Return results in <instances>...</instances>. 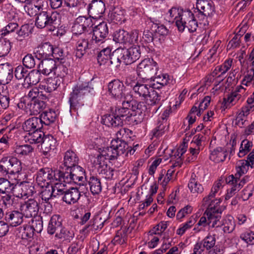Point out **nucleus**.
Instances as JSON below:
<instances>
[{"label": "nucleus", "instance_id": "obj_15", "mask_svg": "<svg viewBox=\"0 0 254 254\" xmlns=\"http://www.w3.org/2000/svg\"><path fill=\"white\" fill-rule=\"evenodd\" d=\"M125 86L119 79H114L108 84V92L110 95L116 99H121L124 96Z\"/></svg>", "mask_w": 254, "mask_h": 254}, {"label": "nucleus", "instance_id": "obj_60", "mask_svg": "<svg viewBox=\"0 0 254 254\" xmlns=\"http://www.w3.org/2000/svg\"><path fill=\"white\" fill-rule=\"evenodd\" d=\"M54 73L57 75L56 77L60 78L63 82V78L68 73V68L63 64L60 63V64L56 65Z\"/></svg>", "mask_w": 254, "mask_h": 254}, {"label": "nucleus", "instance_id": "obj_16", "mask_svg": "<svg viewBox=\"0 0 254 254\" xmlns=\"http://www.w3.org/2000/svg\"><path fill=\"white\" fill-rule=\"evenodd\" d=\"M113 147H115L118 156L126 153V155H127L128 153L130 155L133 154L136 149V147H138V144L133 145V148L129 146L127 142L122 139H114L111 141Z\"/></svg>", "mask_w": 254, "mask_h": 254}, {"label": "nucleus", "instance_id": "obj_26", "mask_svg": "<svg viewBox=\"0 0 254 254\" xmlns=\"http://www.w3.org/2000/svg\"><path fill=\"white\" fill-rule=\"evenodd\" d=\"M118 157V153L116 151L115 147H113V144L111 143V146L104 148L101 153L97 156L96 160L106 162L105 160H114L117 159Z\"/></svg>", "mask_w": 254, "mask_h": 254}, {"label": "nucleus", "instance_id": "obj_31", "mask_svg": "<svg viewBox=\"0 0 254 254\" xmlns=\"http://www.w3.org/2000/svg\"><path fill=\"white\" fill-rule=\"evenodd\" d=\"M221 212L214 211L212 210H206L205 214L207 216L208 225L212 228L218 227L221 225L219 220L221 217Z\"/></svg>", "mask_w": 254, "mask_h": 254}, {"label": "nucleus", "instance_id": "obj_34", "mask_svg": "<svg viewBox=\"0 0 254 254\" xmlns=\"http://www.w3.org/2000/svg\"><path fill=\"white\" fill-rule=\"evenodd\" d=\"M131 106L129 101L123 102V107L118 108V110H115V114L121 119H123V122L125 120L131 121Z\"/></svg>", "mask_w": 254, "mask_h": 254}, {"label": "nucleus", "instance_id": "obj_59", "mask_svg": "<svg viewBox=\"0 0 254 254\" xmlns=\"http://www.w3.org/2000/svg\"><path fill=\"white\" fill-rule=\"evenodd\" d=\"M52 178H51V183H54L55 181H59V182H63L66 183V170L65 172L60 170H52Z\"/></svg>", "mask_w": 254, "mask_h": 254}, {"label": "nucleus", "instance_id": "obj_57", "mask_svg": "<svg viewBox=\"0 0 254 254\" xmlns=\"http://www.w3.org/2000/svg\"><path fill=\"white\" fill-rule=\"evenodd\" d=\"M55 237L59 239L69 240L74 236V234L62 226L55 233Z\"/></svg>", "mask_w": 254, "mask_h": 254}, {"label": "nucleus", "instance_id": "obj_18", "mask_svg": "<svg viewBox=\"0 0 254 254\" xmlns=\"http://www.w3.org/2000/svg\"><path fill=\"white\" fill-rule=\"evenodd\" d=\"M95 163L97 171L101 177L107 180L114 179V173L115 172L117 174V171L109 166L107 162L96 160Z\"/></svg>", "mask_w": 254, "mask_h": 254}, {"label": "nucleus", "instance_id": "obj_5", "mask_svg": "<svg viewBox=\"0 0 254 254\" xmlns=\"http://www.w3.org/2000/svg\"><path fill=\"white\" fill-rule=\"evenodd\" d=\"M158 64L152 59H145L137 65L136 72L138 76L147 78L156 74Z\"/></svg>", "mask_w": 254, "mask_h": 254}, {"label": "nucleus", "instance_id": "obj_42", "mask_svg": "<svg viewBox=\"0 0 254 254\" xmlns=\"http://www.w3.org/2000/svg\"><path fill=\"white\" fill-rule=\"evenodd\" d=\"M111 53V49L110 48L102 50L97 57L98 64L100 65L105 64L108 65Z\"/></svg>", "mask_w": 254, "mask_h": 254}, {"label": "nucleus", "instance_id": "obj_64", "mask_svg": "<svg viewBox=\"0 0 254 254\" xmlns=\"http://www.w3.org/2000/svg\"><path fill=\"white\" fill-rule=\"evenodd\" d=\"M35 232L40 233L43 230V221L41 217H35L31 220V224L30 225Z\"/></svg>", "mask_w": 254, "mask_h": 254}, {"label": "nucleus", "instance_id": "obj_17", "mask_svg": "<svg viewBox=\"0 0 254 254\" xmlns=\"http://www.w3.org/2000/svg\"><path fill=\"white\" fill-rule=\"evenodd\" d=\"M52 169L44 168L40 169L36 174V181L41 188L48 187L51 183V178H52Z\"/></svg>", "mask_w": 254, "mask_h": 254}, {"label": "nucleus", "instance_id": "obj_20", "mask_svg": "<svg viewBox=\"0 0 254 254\" xmlns=\"http://www.w3.org/2000/svg\"><path fill=\"white\" fill-rule=\"evenodd\" d=\"M53 46L49 42H45L37 47L35 53V56L38 60L40 59H51L53 54Z\"/></svg>", "mask_w": 254, "mask_h": 254}, {"label": "nucleus", "instance_id": "obj_23", "mask_svg": "<svg viewBox=\"0 0 254 254\" xmlns=\"http://www.w3.org/2000/svg\"><path fill=\"white\" fill-rule=\"evenodd\" d=\"M56 67V62L52 59H43L38 65V70L44 75H49L53 72L54 73Z\"/></svg>", "mask_w": 254, "mask_h": 254}, {"label": "nucleus", "instance_id": "obj_40", "mask_svg": "<svg viewBox=\"0 0 254 254\" xmlns=\"http://www.w3.org/2000/svg\"><path fill=\"white\" fill-rule=\"evenodd\" d=\"M232 60L228 59L221 65L216 66L212 72L213 76H216L219 72L221 74L218 75L217 77H223L224 75L230 69L232 66Z\"/></svg>", "mask_w": 254, "mask_h": 254}, {"label": "nucleus", "instance_id": "obj_2", "mask_svg": "<svg viewBox=\"0 0 254 254\" xmlns=\"http://www.w3.org/2000/svg\"><path fill=\"white\" fill-rule=\"evenodd\" d=\"M93 89L89 83H82L75 86L70 94L69 102L70 103V111H76L80 104V101L85 96H87Z\"/></svg>", "mask_w": 254, "mask_h": 254}, {"label": "nucleus", "instance_id": "obj_29", "mask_svg": "<svg viewBox=\"0 0 254 254\" xmlns=\"http://www.w3.org/2000/svg\"><path fill=\"white\" fill-rule=\"evenodd\" d=\"M227 156V151L226 149L218 147L211 151L209 159L211 161L218 163L223 162L226 159Z\"/></svg>", "mask_w": 254, "mask_h": 254}, {"label": "nucleus", "instance_id": "obj_12", "mask_svg": "<svg viewBox=\"0 0 254 254\" xmlns=\"http://www.w3.org/2000/svg\"><path fill=\"white\" fill-rule=\"evenodd\" d=\"M66 183L69 184L74 183L77 184L79 183L81 185L83 180L85 179V171L80 166L77 165L66 170Z\"/></svg>", "mask_w": 254, "mask_h": 254}, {"label": "nucleus", "instance_id": "obj_19", "mask_svg": "<svg viewBox=\"0 0 254 254\" xmlns=\"http://www.w3.org/2000/svg\"><path fill=\"white\" fill-rule=\"evenodd\" d=\"M23 213L17 210L7 212L4 220L8 226L16 227L20 225L23 221Z\"/></svg>", "mask_w": 254, "mask_h": 254}, {"label": "nucleus", "instance_id": "obj_50", "mask_svg": "<svg viewBox=\"0 0 254 254\" xmlns=\"http://www.w3.org/2000/svg\"><path fill=\"white\" fill-rule=\"evenodd\" d=\"M167 126V122L166 117H161V120L158 121L157 127L153 130V135L156 137L161 135L166 130Z\"/></svg>", "mask_w": 254, "mask_h": 254}, {"label": "nucleus", "instance_id": "obj_35", "mask_svg": "<svg viewBox=\"0 0 254 254\" xmlns=\"http://www.w3.org/2000/svg\"><path fill=\"white\" fill-rule=\"evenodd\" d=\"M13 77V69L8 64H0V80L6 83Z\"/></svg>", "mask_w": 254, "mask_h": 254}, {"label": "nucleus", "instance_id": "obj_27", "mask_svg": "<svg viewBox=\"0 0 254 254\" xmlns=\"http://www.w3.org/2000/svg\"><path fill=\"white\" fill-rule=\"evenodd\" d=\"M62 81L58 77L47 78L44 84H40L39 88L44 90L47 93H50L55 91L59 87Z\"/></svg>", "mask_w": 254, "mask_h": 254}, {"label": "nucleus", "instance_id": "obj_44", "mask_svg": "<svg viewBox=\"0 0 254 254\" xmlns=\"http://www.w3.org/2000/svg\"><path fill=\"white\" fill-rule=\"evenodd\" d=\"M45 136L41 129L30 131L28 132V141L31 144L41 143Z\"/></svg>", "mask_w": 254, "mask_h": 254}, {"label": "nucleus", "instance_id": "obj_10", "mask_svg": "<svg viewBox=\"0 0 254 254\" xmlns=\"http://www.w3.org/2000/svg\"><path fill=\"white\" fill-rule=\"evenodd\" d=\"M40 199L30 198L20 205V210L26 217H32L37 215L39 210Z\"/></svg>", "mask_w": 254, "mask_h": 254}, {"label": "nucleus", "instance_id": "obj_6", "mask_svg": "<svg viewBox=\"0 0 254 254\" xmlns=\"http://www.w3.org/2000/svg\"><path fill=\"white\" fill-rule=\"evenodd\" d=\"M92 20L90 17L79 16L74 21L72 26V36L88 34L87 28L92 26ZM89 33H91L90 32Z\"/></svg>", "mask_w": 254, "mask_h": 254}, {"label": "nucleus", "instance_id": "obj_37", "mask_svg": "<svg viewBox=\"0 0 254 254\" xmlns=\"http://www.w3.org/2000/svg\"><path fill=\"white\" fill-rule=\"evenodd\" d=\"M121 48H118L111 53L108 66L112 65L113 67H119L122 61L123 62L124 56Z\"/></svg>", "mask_w": 254, "mask_h": 254}, {"label": "nucleus", "instance_id": "obj_56", "mask_svg": "<svg viewBox=\"0 0 254 254\" xmlns=\"http://www.w3.org/2000/svg\"><path fill=\"white\" fill-rule=\"evenodd\" d=\"M223 225H224L223 231L226 233H230L233 232L235 227V223L234 218L231 216H228L224 220Z\"/></svg>", "mask_w": 254, "mask_h": 254}, {"label": "nucleus", "instance_id": "obj_24", "mask_svg": "<svg viewBox=\"0 0 254 254\" xmlns=\"http://www.w3.org/2000/svg\"><path fill=\"white\" fill-rule=\"evenodd\" d=\"M153 81L152 88L158 89L170 83L173 84L175 82V80L172 78H171L170 75L166 73L156 75Z\"/></svg>", "mask_w": 254, "mask_h": 254}, {"label": "nucleus", "instance_id": "obj_14", "mask_svg": "<svg viewBox=\"0 0 254 254\" xmlns=\"http://www.w3.org/2000/svg\"><path fill=\"white\" fill-rule=\"evenodd\" d=\"M121 49H122L124 56L123 62L126 65L134 63L140 57V47L139 46H132L128 49L121 48Z\"/></svg>", "mask_w": 254, "mask_h": 254}, {"label": "nucleus", "instance_id": "obj_21", "mask_svg": "<svg viewBox=\"0 0 254 254\" xmlns=\"http://www.w3.org/2000/svg\"><path fill=\"white\" fill-rule=\"evenodd\" d=\"M57 140L52 135H45L41 144V152L46 156L52 150H54L57 147Z\"/></svg>", "mask_w": 254, "mask_h": 254}, {"label": "nucleus", "instance_id": "obj_52", "mask_svg": "<svg viewBox=\"0 0 254 254\" xmlns=\"http://www.w3.org/2000/svg\"><path fill=\"white\" fill-rule=\"evenodd\" d=\"M34 148L30 145L24 144L16 146L15 148V152L18 156H23L29 155L33 151Z\"/></svg>", "mask_w": 254, "mask_h": 254}, {"label": "nucleus", "instance_id": "obj_11", "mask_svg": "<svg viewBox=\"0 0 254 254\" xmlns=\"http://www.w3.org/2000/svg\"><path fill=\"white\" fill-rule=\"evenodd\" d=\"M246 90V89L242 85L238 86L236 88V90L228 95L227 98H224L223 102L224 107L226 108H229L236 104L239 100L243 101L244 98L242 97V95L245 93Z\"/></svg>", "mask_w": 254, "mask_h": 254}, {"label": "nucleus", "instance_id": "obj_28", "mask_svg": "<svg viewBox=\"0 0 254 254\" xmlns=\"http://www.w3.org/2000/svg\"><path fill=\"white\" fill-rule=\"evenodd\" d=\"M194 14L190 10L184 11L181 15V18L176 21V26L180 31H184L189 25L190 22L193 19Z\"/></svg>", "mask_w": 254, "mask_h": 254}, {"label": "nucleus", "instance_id": "obj_25", "mask_svg": "<svg viewBox=\"0 0 254 254\" xmlns=\"http://www.w3.org/2000/svg\"><path fill=\"white\" fill-rule=\"evenodd\" d=\"M80 192L77 188H71L64 194L63 200L68 204H73L79 200Z\"/></svg>", "mask_w": 254, "mask_h": 254}, {"label": "nucleus", "instance_id": "obj_4", "mask_svg": "<svg viewBox=\"0 0 254 254\" xmlns=\"http://www.w3.org/2000/svg\"><path fill=\"white\" fill-rule=\"evenodd\" d=\"M91 36V33H88L72 36L73 44L76 48L75 56L77 58H82L87 50L91 48V45L89 42Z\"/></svg>", "mask_w": 254, "mask_h": 254}, {"label": "nucleus", "instance_id": "obj_8", "mask_svg": "<svg viewBox=\"0 0 254 254\" xmlns=\"http://www.w3.org/2000/svg\"><path fill=\"white\" fill-rule=\"evenodd\" d=\"M131 106V121L136 124L141 123L144 118L145 112L147 110L146 103L144 102H137L135 100L129 101Z\"/></svg>", "mask_w": 254, "mask_h": 254}, {"label": "nucleus", "instance_id": "obj_45", "mask_svg": "<svg viewBox=\"0 0 254 254\" xmlns=\"http://www.w3.org/2000/svg\"><path fill=\"white\" fill-rule=\"evenodd\" d=\"M89 185L91 192L93 194H99L102 190V186L100 180L95 176H91L89 180Z\"/></svg>", "mask_w": 254, "mask_h": 254}, {"label": "nucleus", "instance_id": "obj_53", "mask_svg": "<svg viewBox=\"0 0 254 254\" xmlns=\"http://www.w3.org/2000/svg\"><path fill=\"white\" fill-rule=\"evenodd\" d=\"M128 33L124 30H120L115 32L113 40L116 43H125L128 41Z\"/></svg>", "mask_w": 254, "mask_h": 254}, {"label": "nucleus", "instance_id": "obj_38", "mask_svg": "<svg viewBox=\"0 0 254 254\" xmlns=\"http://www.w3.org/2000/svg\"><path fill=\"white\" fill-rule=\"evenodd\" d=\"M239 181L235 178L233 175L229 176L226 179V182L228 184L233 185L232 188L228 190L227 193L225 196V199L227 200L232 197L237 191L241 189V185L238 184Z\"/></svg>", "mask_w": 254, "mask_h": 254}, {"label": "nucleus", "instance_id": "obj_63", "mask_svg": "<svg viewBox=\"0 0 254 254\" xmlns=\"http://www.w3.org/2000/svg\"><path fill=\"white\" fill-rule=\"evenodd\" d=\"M21 190L22 191L21 195L24 196H31L36 192L34 186L28 182L21 184Z\"/></svg>", "mask_w": 254, "mask_h": 254}, {"label": "nucleus", "instance_id": "obj_46", "mask_svg": "<svg viewBox=\"0 0 254 254\" xmlns=\"http://www.w3.org/2000/svg\"><path fill=\"white\" fill-rule=\"evenodd\" d=\"M196 9L204 15H210L213 11V7L208 0H199L196 2Z\"/></svg>", "mask_w": 254, "mask_h": 254}, {"label": "nucleus", "instance_id": "obj_1", "mask_svg": "<svg viewBox=\"0 0 254 254\" xmlns=\"http://www.w3.org/2000/svg\"><path fill=\"white\" fill-rule=\"evenodd\" d=\"M60 14L53 11H42L38 13L35 19V26L40 29L47 28L54 31L59 25Z\"/></svg>", "mask_w": 254, "mask_h": 254}, {"label": "nucleus", "instance_id": "obj_54", "mask_svg": "<svg viewBox=\"0 0 254 254\" xmlns=\"http://www.w3.org/2000/svg\"><path fill=\"white\" fill-rule=\"evenodd\" d=\"M42 9L41 5H36L31 2H27L24 6V11L30 16H33L38 14V12Z\"/></svg>", "mask_w": 254, "mask_h": 254}, {"label": "nucleus", "instance_id": "obj_49", "mask_svg": "<svg viewBox=\"0 0 254 254\" xmlns=\"http://www.w3.org/2000/svg\"><path fill=\"white\" fill-rule=\"evenodd\" d=\"M147 97V101L148 104L151 106H154L160 104L161 99V95L152 88V90L150 91Z\"/></svg>", "mask_w": 254, "mask_h": 254}, {"label": "nucleus", "instance_id": "obj_51", "mask_svg": "<svg viewBox=\"0 0 254 254\" xmlns=\"http://www.w3.org/2000/svg\"><path fill=\"white\" fill-rule=\"evenodd\" d=\"M249 166L248 161H246L245 160L240 161L236 166V173L235 174V176H234L235 178L238 180V177H240L246 173Z\"/></svg>", "mask_w": 254, "mask_h": 254}, {"label": "nucleus", "instance_id": "obj_47", "mask_svg": "<svg viewBox=\"0 0 254 254\" xmlns=\"http://www.w3.org/2000/svg\"><path fill=\"white\" fill-rule=\"evenodd\" d=\"M41 72L39 70L33 69L28 73L26 77L25 78L26 81L28 84L36 85L40 80Z\"/></svg>", "mask_w": 254, "mask_h": 254}, {"label": "nucleus", "instance_id": "obj_48", "mask_svg": "<svg viewBox=\"0 0 254 254\" xmlns=\"http://www.w3.org/2000/svg\"><path fill=\"white\" fill-rule=\"evenodd\" d=\"M16 187V185L11 183L7 179L0 178V193L9 192Z\"/></svg>", "mask_w": 254, "mask_h": 254}, {"label": "nucleus", "instance_id": "obj_30", "mask_svg": "<svg viewBox=\"0 0 254 254\" xmlns=\"http://www.w3.org/2000/svg\"><path fill=\"white\" fill-rule=\"evenodd\" d=\"M46 105L44 101L40 99L31 100L28 103L26 107L28 108L31 115L40 114L46 107Z\"/></svg>", "mask_w": 254, "mask_h": 254}, {"label": "nucleus", "instance_id": "obj_36", "mask_svg": "<svg viewBox=\"0 0 254 254\" xmlns=\"http://www.w3.org/2000/svg\"><path fill=\"white\" fill-rule=\"evenodd\" d=\"M62 218L59 215H54L48 225L47 231L49 234L53 235L62 226Z\"/></svg>", "mask_w": 254, "mask_h": 254}, {"label": "nucleus", "instance_id": "obj_61", "mask_svg": "<svg viewBox=\"0 0 254 254\" xmlns=\"http://www.w3.org/2000/svg\"><path fill=\"white\" fill-rule=\"evenodd\" d=\"M53 54L51 55L54 59L58 60L61 64H64L66 61V57L64 56L63 50L59 47H53Z\"/></svg>", "mask_w": 254, "mask_h": 254}, {"label": "nucleus", "instance_id": "obj_33", "mask_svg": "<svg viewBox=\"0 0 254 254\" xmlns=\"http://www.w3.org/2000/svg\"><path fill=\"white\" fill-rule=\"evenodd\" d=\"M102 123L108 127H117L123 125V119L114 114H107L102 118Z\"/></svg>", "mask_w": 254, "mask_h": 254}, {"label": "nucleus", "instance_id": "obj_55", "mask_svg": "<svg viewBox=\"0 0 254 254\" xmlns=\"http://www.w3.org/2000/svg\"><path fill=\"white\" fill-rule=\"evenodd\" d=\"M253 146L252 141L248 139L243 140L241 144L239 152L238 154L239 157H243L246 155L251 149Z\"/></svg>", "mask_w": 254, "mask_h": 254}, {"label": "nucleus", "instance_id": "obj_7", "mask_svg": "<svg viewBox=\"0 0 254 254\" xmlns=\"http://www.w3.org/2000/svg\"><path fill=\"white\" fill-rule=\"evenodd\" d=\"M89 2L87 9L88 17L91 19H97L101 17L105 11V4L102 0H83V2L87 4Z\"/></svg>", "mask_w": 254, "mask_h": 254}, {"label": "nucleus", "instance_id": "obj_13", "mask_svg": "<svg viewBox=\"0 0 254 254\" xmlns=\"http://www.w3.org/2000/svg\"><path fill=\"white\" fill-rule=\"evenodd\" d=\"M109 30L107 23L102 22L96 26L91 33V40L97 44L104 43L108 35Z\"/></svg>", "mask_w": 254, "mask_h": 254}, {"label": "nucleus", "instance_id": "obj_22", "mask_svg": "<svg viewBox=\"0 0 254 254\" xmlns=\"http://www.w3.org/2000/svg\"><path fill=\"white\" fill-rule=\"evenodd\" d=\"M42 121L40 118L32 117L27 120L22 126L25 131L30 132L34 130H40L43 127Z\"/></svg>", "mask_w": 254, "mask_h": 254}, {"label": "nucleus", "instance_id": "obj_58", "mask_svg": "<svg viewBox=\"0 0 254 254\" xmlns=\"http://www.w3.org/2000/svg\"><path fill=\"white\" fill-rule=\"evenodd\" d=\"M45 189L43 190L41 193V198L42 200L44 201L46 203H48L50 199L53 197H56L55 192L51 186L48 187H45Z\"/></svg>", "mask_w": 254, "mask_h": 254}, {"label": "nucleus", "instance_id": "obj_62", "mask_svg": "<svg viewBox=\"0 0 254 254\" xmlns=\"http://www.w3.org/2000/svg\"><path fill=\"white\" fill-rule=\"evenodd\" d=\"M168 13L169 14V21H175L176 23V21L181 18V15L184 13V11L177 7H172L169 10Z\"/></svg>", "mask_w": 254, "mask_h": 254}, {"label": "nucleus", "instance_id": "obj_41", "mask_svg": "<svg viewBox=\"0 0 254 254\" xmlns=\"http://www.w3.org/2000/svg\"><path fill=\"white\" fill-rule=\"evenodd\" d=\"M196 177V175L192 173L188 184V187L191 192L197 194L202 192L204 189L203 186L198 183Z\"/></svg>", "mask_w": 254, "mask_h": 254}, {"label": "nucleus", "instance_id": "obj_9", "mask_svg": "<svg viewBox=\"0 0 254 254\" xmlns=\"http://www.w3.org/2000/svg\"><path fill=\"white\" fill-rule=\"evenodd\" d=\"M110 211L101 210L100 214L92 219L89 224L86 225L83 229V231L89 229V230L96 231L101 230L105 222L109 218Z\"/></svg>", "mask_w": 254, "mask_h": 254}, {"label": "nucleus", "instance_id": "obj_32", "mask_svg": "<svg viewBox=\"0 0 254 254\" xmlns=\"http://www.w3.org/2000/svg\"><path fill=\"white\" fill-rule=\"evenodd\" d=\"M78 158L72 151L68 150L64 154V164L66 167V170L78 165Z\"/></svg>", "mask_w": 254, "mask_h": 254}, {"label": "nucleus", "instance_id": "obj_43", "mask_svg": "<svg viewBox=\"0 0 254 254\" xmlns=\"http://www.w3.org/2000/svg\"><path fill=\"white\" fill-rule=\"evenodd\" d=\"M152 90V87L147 84H143L137 83L133 87V90L135 94L138 95L140 97L146 98L150 91Z\"/></svg>", "mask_w": 254, "mask_h": 254}, {"label": "nucleus", "instance_id": "obj_39", "mask_svg": "<svg viewBox=\"0 0 254 254\" xmlns=\"http://www.w3.org/2000/svg\"><path fill=\"white\" fill-rule=\"evenodd\" d=\"M57 117L56 112L52 109H49L43 112L40 115V119L42 121L43 125L48 126L55 121Z\"/></svg>", "mask_w": 254, "mask_h": 254}, {"label": "nucleus", "instance_id": "obj_3", "mask_svg": "<svg viewBox=\"0 0 254 254\" xmlns=\"http://www.w3.org/2000/svg\"><path fill=\"white\" fill-rule=\"evenodd\" d=\"M22 170L21 161L12 156L4 157L0 160V171L5 174H19Z\"/></svg>", "mask_w": 254, "mask_h": 254}]
</instances>
